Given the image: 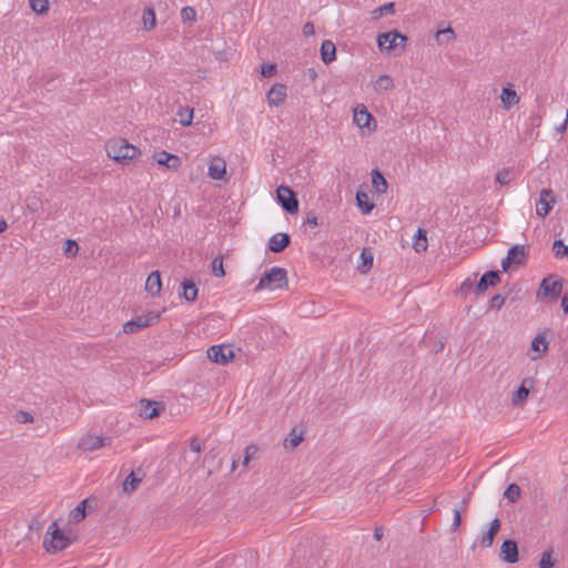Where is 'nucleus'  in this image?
Segmentation results:
<instances>
[{
    "label": "nucleus",
    "instance_id": "1",
    "mask_svg": "<svg viewBox=\"0 0 568 568\" xmlns=\"http://www.w3.org/2000/svg\"><path fill=\"white\" fill-rule=\"evenodd\" d=\"M105 151L109 158L121 164H128L141 153L136 146L128 143L123 139L108 141Z\"/></svg>",
    "mask_w": 568,
    "mask_h": 568
},
{
    "label": "nucleus",
    "instance_id": "2",
    "mask_svg": "<svg viewBox=\"0 0 568 568\" xmlns=\"http://www.w3.org/2000/svg\"><path fill=\"white\" fill-rule=\"evenodd\" d=\"M287 284V272L285 268L274 266L268 272H266L255 286V291L262 290H278Z\"/></svg>",
    "mask_w": 568,
    "mask_h": 568
},
{
    "label": "nucleus",
    "instance_id": "3",
    "mask_svg": "<svg viewBox=\"0 0 568 568\" xmlns=\"http://www.w3.org/2000/svg\"><path fill=\"white\" fill-rule=\"evenodd\" d=\"M407 37L396 30L379 33L377 37V45L382 52L389 53L392 50L399 48V52H404Z\"/></svg>",
    "mask_w": 568,
    "mask_h": 568
},
{
    "label": "nucleus",
    "instance_id": "4",
    "mask_svg": "<svg viewBox=\"0 0 568 568\" xmlns=\"http://www.w3.org/2000/svg\"><path fill=\"white\" fill-rule=\"evenodd\" d=\"M47 535L51 536L50 539L45 538L44 540L48 551L55 552L63 550L70 544V539L58 528V524L55 521L49 526Z\"/></svg>",
    "mask_w": 568,
    "mask_h": 568
},
{
    "label": "nucleus",
    "instance_id": "5",
    "mask_svg": "<svg viewBox=\"0 0 568 568\" xmlns=\"http://www.w3.org/2000/svg\"><path fill=\"white\" fill-rule=\"evenodd\" d=\"M160 318V314L159 313H148V314H143V315H139L136 316L135 318L126 322L123 324V333L125 334H134L150 325H152L153 323H155Z\"/></svg>",
    "mask_w": 568,
    "mask_h": 568
},
{
    "label": "nucleus",
    "instance_id": "6",
    "mask_svg": "<svg viewBox=\"0 0 568 568\" xmlns=\"http://www.w3.org/2000/svg\"><path fill=\"white\" fill-rule=\"evenodd\" d=\"M562 292V280H555L552 276L545 277L540 284L538 296H549L552 301H557Z\"/></svg>",
    "mask_w": 568,
    "mask_h": 568
},
{
    "label": "nucleus",
    "instance_id": "7",
    "mask_svg": "<svg viewBox=\"0 0 568 568\" xmlns=\"http://www.w3.org/2000/svg\"><path fill=\"white\" fill-rule=\"evenodd\" d=\"M109 445H111L110 437L87 434L80 438L78 448L83 452H93Z\"/></svg>",
    "mask_w": 568,
    "mask_h": 568
},
{
    "label": "nucleus",
    "instance_id": "8",
    "mask_svg": "<svg viewBox=\"0 0 568 568\" xmlns=\"http://www.w3.org/2000/svg\"><path fill=\"white\" fill-rule=\"evenodd\" d=\"M276 193H277L278 202L281 203V205L283 206V209L286 212H288L291 214L297 213L298 201H297L295 194L293 193V191L288 186H285V185L278 186Z\"/></svg>",
    "mask_w": 568,
    "mask_h": 568
},
{
    "label": "nucleus",
    "instance_id": "9",
    "mask_svg": "<svg viewBox=\"0 0 568 568\" xmlns=\"http://www.w3.org/2000/svg\"><path fill=\"white\" fill-rule=\"evenodd\" d=\"M556 203V197L550 189H542L539 199L536 202V214L540 219H545Z\"/></svg>",
    "mask_w": 568,
    "mask_h": 568
},
{
    "label": "nucleus",
    "instance_id": "10",
    "mask_svg": "<svg viewBox=\"0 0 568 568\" xmlns=\"http://www.w3.org/2000/svg\"><path fill=\"white\" fill-rule=\"evenodd\" d=\"M353 120L359 129L372 131L376 126L375 119L364 104H359L354 109Z\"/></svg>",
    "mask_w": 568,
    "mask_h": 568
},
{
    "label": "nucleus",
    "instance_id": "11",
    "mask_svg": "<svg viewBox=\"0 0 568 568\" xmlns=\"http://www.w3.org/2000/svg\"><path fill=\"white\" fill-rule=\"evenodd\" d=\"M535 379L531 377H526L521 381L520 386L516 392L513 393L511 404L515 407H523L527 402L530 390L534 388Z\"/></svg>",
    "mask_w": 568,
    "mask_h": 568
},
{
    "label": "nucleus",
    "instance_id": "12",
    "mask_svg": "<svg viewBox=\"0 0 568 568\" xmlns=\"http://www.w3.org/2000/svg\"><path fill=\"white\" fill-rule=\"evenodd\" d=\"M207 357L217 364H227L234 358L232 348L224 345H213L207 349Z\"/></svg>",
    "mask_w": 568,
    "mask_h": 568
},
{
    "label": "nucleus",
    "instance_id": "13",
    "mask_svg": "<svg viewBox=\"0 0 568 568\" xmlns=\"http://www.w3.org/2000/svg\"><path fill=\"white\" fill-rule=\"evenodd\" d=\"M154 159L159 165H163L169 170L176 171L181 166V159L165 151L159 152L154 155Z\"/></svg>",
    "mask_w": 568,
    "mask_h": 568
},
{
    "label": "nucleus",
    "instance_id": "14",
    "mask_svg": "<svg viewBox=\"0 0 568 568\" xmlns=\"http://www.w3.org/2000/svg\"><path fill=\"white\" fill-rule=\"evenodd\" d=\"M286 98V87L282 83L274 84L267 92V102L272 106H280Z\"/></svg>",
    "mask_w": 568,
    "mask_h": 568
},
{
    "label": "nucleus",
    "instance_id": "15",
    "mask_svg": "<svg viewBox=\"0 0 568 568\" xmlns=\"http://www.w3.org/2000/svg\"><path fill=\"white\" fill-rule=\"evenodd\" d=\"M500 557L504 561L515 564L518 561V547L513 540H505L500 547Z\"/></svg>",
    "mask_w": 568,
    "mask_h": 568
},
{
    "label": "nucleus",
    "instance_id": "16",
    "mask_svg": "<svg viewBox=\"0 0 568 568\" xmlns=\"http://www.w3.org/2000/svg\"><path fill=\"white\" fill-rule=\"evenodd\" d=\"M500 101L503 104V108L505 110H509L510 108L517 105L520 101L519 95L517 92L513 89V87L509 84L501 90L500 94Z\"/></svg>",
    "mask_w": 568,
    "mask_h": 568
},
{
    "label": "nucleus",
    "instance_id": "17",
    "mask_svg": "<svg viewBox=\"0 0 568 568\" xmlns=\"http://www.w3.org/2000/svg\"><path fill=\"white\" fill-rule=\"evenodd\" d=\"M225 173V161L222 158H214L209 165V176L213 180H222Z\"/></svg>",
    "mask_w": 568,
    "mask_h": 568
},
{
    "label": "nucleus",
    "instance_id": "18",
    "mask_svg": "<svg viewBox=\"0 0 568 568\" xmlns=\"http://www.w3.org/2000/svg\"><path fill=\"white\" fill-rule=\"evenodd\" d=\"M372 85L374 91L379 94L392 91L395 88L394 79L388 74L379 75L373 81Z\"/></svg>",
    "mask_w": 568,
    "mask_h": 568
},
{
    "label": "nucleus",
    "instance_id": "19",
    "mask_svg": "<svg viewBox=\"0 0 568 568\" xmlns=\"http://www.w3.org/2000/svg\"><path fill=\"white\" fill-rule=\"evenodd\" d=\"M162 283L159 271L152 272L145 282V291L150 293L152 296H158L161 292Z\"/></svg>",
    "mask_w": 568,
    "mask_h": 568
},
{
    "label": "nucleus",
    "instance_id": "20",
    "mask_svg": "<svg viewBox=\"0 0 568 568\" xmlns=\"http://www.w3.org/2000/svg\"><path fill=\"white\" fill-rule=\"evenodd\" d=\"M530 348L535 353L534 355H530V358L532 361H536L539 357H541V355H544L548 349V343H547L546 338L544 337V335H541V334L536 335L531 342Z\"/></svg>",
    "mask_w": 568,
    "mask_h": 568
},
{
    "label": "nucleus",
    "instance_id": "21",
    "mask_svg": "<svg viewBox=\"0 0 568 568\" xmlns=\"http://www.w3.org/2000/svg\"><path fill=\"white\" fill-rule=\"evenodd\" d=\"M290 244V236L285 233H277L270 239L268 247L272 252L280 253Z\"/></svg>",
    "mask_w": 568,
    "mask_h": 568
},
{
    "label": "nucleus",
    "instance_id": "22",
    "mask_svg": "<svg viewBox=\"0 0 568 568\" xmlns=\"http://www.w3.org/2000/svg\"><path fill=\"white\" fill-rule=\"evenodd\" d=\"M499 281V273L497 271L486 272L477 283V291L479 293L486 291L489 286H495Z\"/></svg>",
    "mask_w": 568,
    "mask_h": 568
},
{
    "label": "nucleus",
    "instance_id": "23",
    "mask_svg": "<svg viewBox=\"0 0 568 568\" xmlns=\"http://www.w3.org/2000/svg\"><path fill=\"white\" fill-rule=\"evenodd\" d=\"M321 58L325 64L336 59V48L331 40H324L321 45Z\"/></svg>",
    "mask_w": 568,
    "mask_h": 568
},
{
    "label": "nucleus",
    "instance_id": "24",
    "mask_svg": "<svg viewBox=\"0 0 568 568\" xmlns=\"http://www.w3.org/2000/svg\"><path fill=\"white\" fill-rule=\"evenodd\" d=\"M499 528H500V520L498 518H495L490 523V527L487 530V532L484 534L481 537L480 542L484 547H490L493 545L495 536L498 534Z\"/></svg>",
    "mask_w": 568,
    "mask_h": 568
},
{
    "label": "nucleus",
    "instance_id": "25",
    "mask_svg": "<svg viewBox=\"0 0 568 568\" xmlns=\"http://www.w3.org/2000/svg\"><path fill=\"white\" fill-rule=\"evenodd\" d=\"M159 403L156 402H150V400H142L141 402V408H140V415L145 418H154L159 416Z\"/></svg>",
    "mask_w": 568,
    "mask_h": 568
},
{
    "label": "nucleus",
    "instance_id": "26",
    "mask_svg": "<svg viewBox=\"0 0 568 568\" xmlns=\"http://www.w3.org/2000/svg\"><path fill=\"white\" fill-rule=\"evenodd\" d=\"M372 183H373V186H374L375 191L378 194L386 193V191H387V181H386L384 175L378 170H374L372 172Z\"/></svg>",
    "mask_w": 568,
    "mask_h": 568
},
{
    "label": "nucleus",
    "instance_id": "27",
    "mask_svg": "<svg viewBox=\"0 0 568 568\" xmlns=\"http://www.w3.org/2000/svg\"><path fill=\"white\" fill-rule=\"evenodd\" d=\"M428 242L426 236V231L423 229H418L413 242V247L417 253L425 252L427 250Z\"/></svg>",
    "mask_w": 568,
    "mask_h": 568
},
{
    "label": "nucleus",
    "instance_id": "28",
    "mask_svg": "<svg viewBox=\"0 0 568 568\" xmlns=\"http://www.w3.org/2000/svg\"><path fill=\"white\" fill-rule=\"evenodd\" d=\"M507 256L514 264H523L526 257V248L524 245H514L509 248Z\"/></svg>",
    "mask_w": 568,
    "mask_h": 568
},
{
    "label": "nucleus",
    "instance_id": "29",
    "mask_svg": "<svg viewBox=\"0 0 568 568\" xmlns=\"http://www.w3.org/2000/svg\"><path fill=\"white\" fill-rule=\"evenodd\" d=\"M303 440V434L302 432H297L296 428H293L291 433L288 434V437L284 442V447L286 449H294L296 448Z\"/></svg>",
    "mask_w": 568,
    "mask_h": 568
},
{
    "label": "nucleus",
    "instance_id": "30",
    "mask_svg": "<svg viewBox=\"0 0 568 568\" xmlns=\"http://www.w3.org/2000/svg\"><path fill=\"white\" fill-rule=\"evenodd\" d=\"M178 121L184 125H191L193 120V109L189 106H180L176 112Z\"/></svg>",
    "mask_w": 568,
    "mask_h": 568
},
{
    "label": "nucleus",
    "instance_id": "31",
    "mask_svg": "<svg viewBox=\"0 0 568 568\" xmlns=\"http://www.w3.org/2000/svg\"><path fill=\"white\" fill-rule=\"evenodd\" d=\"M362 263L358 265L361 273L366 274L373 266V254L369 250L364 248L361 253Z\"/></svg>",
    "mask_w": 568,
    "mask_h": 568
},
{
    "label": "nucleus",
    "instance_id": "32",
    "mask_svg": "<svg viewBox=\"0 0 568 568\" xmlns=\"http://www.w3.org/2000/svg\"><path fill=\"white\" fill-rule=\"evenodd\" d=\"M182 287H183V297L187 302H194L197 297V287L195 286V284L192 281L186 280L182 283Z\"/></svg>",
    "mask_w": 568,
    "mask_h": 568
},
{
    "label": "nucleus",
    "instance_id": "33",
    "mask_svg": "<svg viewBox=\"0 0 568 568\" xmlns=\"http://www.w3.org/2000/svg\"><path fill=\"white\" fill-rule=\"evenodd\" d=\"M141 480L142 477L136 476L135 471H131L123 481V490L129 494L133 493L138 488Z\"/></svg>",
    "mask_w": 568,
    "mask_h": 568
},
{
    "label": "nucleus",
    "instance_id": "34",
    "mask_svg": "<svg viewBox=\"0 0 568 568\" xmlns=\"http://www.w3.org/2000/svg\"><path fill=\"white\" fill-rule=\"evenodd\" d=\"M395 12L394 2H387L372 11V19L377 20L384 16L393 14Z\"/></svg>",
    "mask_w": 568,
    "mask_h": 568
},
{
    "label": "nucleus",
    "instance_id": "35",
    "mask_svg": "<svg viewBox=\"0 0 568 568\" xmlns=\"http://www.w3.org/2000/svg\"><path fill=\"white\" fill-rule=\"evenodd\" d=\"M142 21L145 30H152L156 27V17L152 8L144 10Z\"/></svg>",
    "mask_w": 568,
    "mask_h": 568
},
{
    "label": "nucleus",
    "instance_id": "36",
    "mask_svg": "<svg viewBox=\"0 0 568 568\" xmlns=\"http://www.w3.org/2000/svg\"><path fill=\"white\" fill-rule=\"evenodd\" d=\"M356 201H357L358 207L364 213H369L374 207V204L372 202H369V200H368V195L364 192H357Z\"/></svg>",
    "mask_w": 568,
    "mask_h": 568
},
{
    "label": "nucleus",
    "instance_id": "37",
    "mask_svg": "<svg viewBox=\"0 0 568 568\" xmlns=\"http://www.w3.org/2000/svg\"><path fill=\"white\" fill-rule=\"evenodd\" d=\"M552 252L557 258H561L564 256L568 257V246L561 240H556L554 242Z\"/></svg>",
    "mask_w": 568,
    "mask_h": 568
},
{
    "label": "nucleus",
    "instance_id": "38",
    "mask_svg": "<svg viewBox=\"0 0 568 568\" xmlns=\"http://www.w3.org/2000/svg\"><path fill=\"white\" fill-rule=\"evenodd\" d=\"M514 179L513 172L508 169H503L496 174V182L500 185L509 184Z\"/></svg>",
    "mask_w": 568,
    "mask_h": 568
},
{
    "label": "nucleus",
    "instance_id": "39",
    "mask_svg": "<svg viewBox=\"0 0 568 568\" xmlns=\"http://www.w3.org/2000/svg\"><path fill=\"white\" fill-rule=\"evenodd\" d=\"M504 495L510 503H515L520 496V488L518 485L511 484L507 487Z\"/></svg>",
    "mask_w": 568,
    "mask_h": 568
},
{
    "label": "nucleus",
    "instance_id": "40",
    "mask_svg": "<svg viewBox=\"0 0 568 568\" xmlns=\"http://www.w3.org/2000/svg\"><path fill=\"white\" fill-rule=\"evenodd\" d=\"M30 8L37 13H44L49 9L48 0H29Z\"/></svg>",
    "mask_w": 568,
    "mask_h": 568
},
{
    "label": "nucleus",
    "instance_id": "41",
    "mask_svg": "<svg viewBox=\"0 0 568 568\" xmlns=\"http://www.w3.org/2000/svg\"><path fill=\"white\" fill-rule=\"evenodd\" d=\"M554 566L555 560L552 559V549L542 552L539 560V568H552Z\"/></svg>",
    "mask_w": 568,
    "mask_h": 568
},
{
    "label": "nucleus",
    "instance_id": "42",
    "mask_svg": "<svg viewBox=\"0 0 568 568\" xmlns=\"http://www.w3.org/2000/svg\"><path fill=\"white\" fill-rule=\"evenodd\" d=\"M181 19L183 22L193 23L196 20V11L192 7H184L181 10Z\"/></svg>",
    "mask_w": 568,
    "mask_h": 568
},
{
    "label": "nucleus",
    "instance_id": "43",
    "mask_svg": "<svg viewBox=\"0 0 568 568\" xmlns=\"http://www.w3.org/2000/svg\"><path fill=\"white\" fill-rule=\"evenodd\" d=\"M85 504L87 500H82L71 513V517L74 521L79 523L85 517Z\"/></svg>",
    "mask_w": 568,
    "mask_h": 568
},
{
    "label": "nucleus",
    "instance_id": "44",
    "mask_svg": "<svg viewBox=\"0 0 568 568\" xmlns=\"http://www.w3.org/2000/svg\"><path fill=\"white\" fill-rule=\"evenodd\" d=\"M212 271L216 277H223L225 275L224 267H223V258L221 256H217L213 260Z\"/></svg>",
    "mask_w": 568,
    "mask_h": 568
},
{
    "label": "nucleus",
    "instance_id": "45",
    "mask_svg": "<svg viewBox=\"0 0 568 568\" xmlns=\"http://www.w3.org/2000/svg\"><path fill=\"white\" fill-rule=\"evenodd\" d=\"M442 36L446 37V42L447 43L448 42H453L455 40V38H456L455 32H454V30L450 27H448L446 29H443V30H438L437 33H436V39L438 41H440L439 38Z\"/></svg>",
    "mask_w": 568,
    "mask_h": 568
},
{
    "label": "nucleus",
    "instance_id": "46",
    "mask_svg": "<svg viewBox=\"0 0 568 568\" xmlns=\"http://www.w3.org/2000/svg\"><path fill=\"white\" fill-rule=\"evenodd\" d=\"M505 304V297L500 294H496L494 295L490 300H489V308L490 310H500L501 306Z\"/></svg>",
    "mask_w": 568,
    "mask_h": 568
},
{
    "label": "nucleus",
    "instance_id": "47",
    "mask_svg": "<svg viewBox=\"0 0 568 568\" xmlns=\"http://www.w3.org/2000/svg\"><path fill=\"white\" fill-rule=\"evenodd\" d=\"M16 420L22 424L32 423L33 416L28 412L20 410L16 415Z\"/></svg>",
    "mask_w": 568,
    "mask_h": 568
},
{
    "label": "nucleus",
    "instance_id": "48",
    "mask_svg": "<svg viewBox=\"0 0 568 568\" xmlns=\"http://www.w3.org/2000/svg\"><path fill=\"white\" fill-rule=\"evenodd\" d=\"M79 251V245L73 240H67L64 242V253L75 254Z\"/></svg>",
    "mask_w": 568,
    "mask_h": 568
},
{
    "label": "nucleus",
    "instance_id": "49",
    "mask_svg": "<svg viewBox=\"0 0 568 568\" xmlns=\"http://www.w3.org/2000/svg\"><path fill=\"white\" fill-rule=\"evenodd\" d=\"M190 450L195 455L194 462L197 460L199 454L202 450V445L197 439H192L190 443Z\"/></svg>",
    "mask_w": 568,
    "mask_h": 568
},
{
    "label": "nucleus",
    "instance_id": "50",
    "mask_svg": "<svg viewBox=\"0 0 568 568\" xmlns=\"http://www.w3.org/2000/svg\"><path fill=\"white\" fill-rule=\"evenodd\" d=\"M276 67L275 64H264L261 69V73L263 77L271 78L275 74Z\"/></svg>",
    "mask_w": 568,
    "mask_h": 568
},
{
    "label": "nucleus",
    "instance_id": "51",
    "mask_svg": "<svg viewBox=\"0 0 568 568\" xmlns=\"http://www.w3.org/2000/svg\"><path fill=\"white\" fill-rule=\"evenodd\" d=\"M454 513V519H453V524H452V530L455 531L459 528L460 526V523H462V514H460V509L458 508H455L453 510Z\"/></svg>",
    "mask_w": 568,
    "mask_h": 568
},
{
    "label": "nucleus",
    "instance_id": "52",
    "mask_svg": "<svg viewBox=\"0 0 568 568\" xmlns=\"http://www.w3.org/2000/svg\"><path fill=\"white\" fill-rule=\"evenodd\" d=\"M314 33H315L314 24L312 22H306L303 26V34L305 37H311V36H314Z\"/></svg>",
    "mask_w": 568,
    "mask_h": 568
},
{
    "label": "nucleus",
    "instance_id": "53",
    "mask_svg": "<svg viewBox=\"0 0 568 568\" xmlns=\"http://www.w3.org/2000/svg\"><path fill=\"white\" fill-rule=\"evenodd\" d=\"M305 222L312 227H316L318 225L317 216L314 213H310Z\"/></svg>",
    "mask_w": 568,
    "mask_h": 568
},
{
    "label": "nucleus",
    "instance_id": "54",
    "mask_svg": "<svg viewBox=\"0 0 568 568\" xmlns=\"http://www.w3.org/2000/svg\"><path fill=\"white\" fill-rule=\"evenodd\" d=\"M561 307L565 313H568V294H565L561 298Z\"/></svg>",
    "mask_w": 568,
    "mask_h": 568
},
{
    "label": "nucleus",
    "instance_id": "55",
    "mask_svg": "<svg viewBox=\"0 0 568 568\" xmlns=\"http://www.w3.org/2000/svg\"><path fill=\"white\" fill-rule=\"evenodd\" d=\"M510 264H514V262L507 256L501 263L503 270L507 271Z\"/></svg>",
    "mask_w": 568,
    "mask_h": 568
},
{
    "label": "nucleus",
    "instance_id": "56",
    "mask_svg": "<svg viewBox=\"0 0 568 568\" xmlns=\"http://www.w3.org/2000/svg\"><path fill=\"white\" fill-rule=\"evenodd\" d=\"M567 122H568V113H567V118H566L565 122H564L562 124H560V125L557 128V131H558L559 133H562V132L566 130V128H567Z\"/></svg>",
    "mask_w": 568,
    "mask_h": 568
},
{
    "label": "nucleus",
    "instance_id": "57",
    "mask_svg": "<svg viewBox=\"0 0 568 568\" xmlns=\"http://www.w3.org/2000/svg\"><path fill=\"white\" fill-rule=\"evenodd\" d=\"M374 537L377 539V540H381L382 537H383V530L382 528H376L375 531H374Z\"/></svg>",
    "mask_w": 568,
    "mask_h": 568
},
{
    "label": "nucleus",
    "instance_id": "58",
    "mask_svg": "<svg viewBox=\"0 0 568 568\" xmlns=\"http://www.w3.org/2000/svg\"><path fill=\"white\" fill-rule=\"evenodd\" d=\"M473 284L471 282L469 281H465L463 284H462V290L467 292L469 288H471Z\"/></svg>",
    "mask_w": 568,
    "mask_h": 568
},
{
    "label": "nucleus",
    "instance_id": "59",
    "mask_svg": "<svg viewBox=\"0 0 568 568\" xmlns=\"http://www.w3.org/2000/svg\"><path fill=\"white\" fill-rule=\"evenodd\" d=\"M7 222L6 221H0V233H2L6 229H7Z\"/></svg>",
    "mask_w": 568,
    "mask_h": 568
},
{
    "label": "nucleus",
    "instance_id": "60",
    "mask_svg": "<svg viewBox=\"0 0 568 568\" xmlns=\"http://www.w3.org/2000/svg\"><path fill=\"white\" fill-rule=\"evenodd\" d=\"M250 449H251L250 447L246 448V455H245V458H244V462H243L244 465H246L248 463V460H250V455H248Z\"/></svg>",
    "mask_w": 568,
    "mask_h": 568
}]
</instances>
